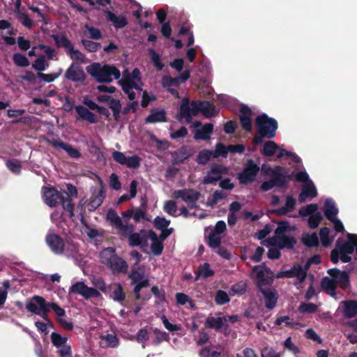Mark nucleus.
<instances>
[{
    "mask_svg": "<svg viewBox=\"0 0 357 357\" xmlns=\"http://www.w3.org/2000/svg\"><path fill=\"white\" fill-rule=\"evenodd\" d=\"M215 107L214 104L208 100H193L191 102L188 98H183L181 100L178 119L181 121L185 119L189 123L191 122L193 116L197 115L201 112L206 118L215 115Z\"/></svg>",
    "mask_w": 357,
    "mask_h": 357,
    "instance_id": "f03ea898",
    "label": "nucleus"
},
{
    "mask_svg": "<svg viewBox=\"0 0 357 357\" xmlns=\"http://www.w3.org/2000/svg\"><path fill=\"white\" fill-rule=\"evenodd\" d=\"M330 229L329 228L324 227L320 229L319 236L321 244L324 247H328L331 245L333 239L329 238Z\"/></svg>",
    "mask_w": 357,
    "mask_h": 357,
    "instance_id": "8fccbe9b",
    "label": "nucleus"
},
{
    "mask_svg": "<svg viewBox=\"0 0 357 357\" xmlns=\"http://www.w3.org/2000/svg\"><path fill=\"white\" fill-rule=\"evenodd\" d=\"M255 123L257 130V134L252 139L255 145L261 144L264 138L272 139L275 137L278 123L275 119L264 113L255 118Z\"/></svg>",
    "mask_w": 357,
    "mask_h": 357,
    "instance_id": "7ed1b4c3",
    "label": "nucleus"
},
{
    "mask_svg": "<svg viewBox=\"0 0 357 357\" xmlns=\"http://www.w3.org/2000/svg\"><path fill=\"white\" fill-rule=\"evenodd\" d=\"M259 167L252 159L247 160L241 172L238 174L239 183L248 185L252 183L259 172Z\"/></svg>",
    "mask_w": 357,
    "mask_h": 357,
    "instance_id": "6e6552de",
    "label": "nucleus"
},
{
    "mask_svg": "<svg viewBox=\"0 0 357 357\" xmlns=\"http://www.w3.org/2000/svg\"><path fill=\"white\" fill-rule=\"evenodd\" d=\"M67 54L70 56V59L73 61H78L84 62L85 59V55L78 50L74 48L73 45L67 50Z\"/></svg>",
    "mask_w": 357,
    "mask_h": 357,
    "instance_id": "de8ad7c7",
    "label": "nucleus"
},
{
    "mask_svg": "<svg viewBox=\"0 0 357 357\" xmlns=\"http://www.w3.org/2000/svg\"><path fill=\"white\" fill-rule=\"evenodd\" d=\"M69 292L81 295L85 299L98 298L100 296V293L97 289L86 286L83 282H77L73 284L70 287Z\"/></svg>",
    "mask_w": 357,
    "mask_h": 357,
    "instance_id": "f8f14e48",
    "label": "nucleus"
},
{
    "mask_svg": "<svg viewBox=\"0 0 357 357\" xmlns=\"http://www.w3.org/2000/svg\"><path fill=\"white\" fill-rule=\"evenodd\" d=\"M211 158H214L212 150L203 149L198 153L195 161L199 165H204Z\"/></svg>",
    "mask_w": 357,
    "mask_h": 357,
    "instance_id": "4c0bfd02",
    "label": "nucleus"
},
{
    "mask_svg": "<svg viewBox=\"0 0 357 357\" xmlns=\"http://www.w3.org/2000/svg\"><path fill=\"white\" fill-rule=\"evenodd\" d=\"M51 37L53 38L57 48L63 47L67 50L73 44L65 35L59 36L57 34H53Z\"/></svg>",
    "mask_w": 357,
    "mask_h": 357,
    "instance_id": "58836bf2",
    "label": "nucleus"
},
{
    "mask_svg": "<svg viewBox=\"0 0 357 357\" xmlns=\"http://www.w3.org/2000/svg\"><path fill=\"white\" fill-rule=\"evenodd\" d=\"M40 302L41 303H43L44 305H47L48 303L43 297L34 295L29 301L26 303V309L28 312L38 315L41 312L40 304H39Z\"/></svg>",
    "mask_w": 357,
    "mask_h": 357,
    "instance_id": "4be33fe9",
    "label": "nucleus"
},
{
    "mask_svg": "<svg viewBox=\"0 0 357 357\" xmlns=\"http://www.w3.org/2000/svg\"><path fill=\"white\" fill-rule=\"evenodd\" d=\"M324 215L330 220H334L338 213V209L335 203L331 199H326L324 203Z\"/></svg>",
    "mask_w": 357,
    "mask_h": 357,
    "instance_id": "72a5a7b5",
    "label": "nucleus"
},
{
    "mask_svg": "<svg viewBox=\"0 0 357 357\" xmlns=\"http://www.w3.org/2000/svg\"><path fill=\"white\" fill-rule=\"evenodd\" d=\"M282 167L280 165L275 166L274 168H271L268 166V171L271 172L272 178H277L280 181V183L284 184V173L282 172Z\"/></svg>",
    "mask_w": 357,
    "mask_h": 357,
    "instance_id": "052dcab7",
    "label": "nucleus"
},
{
    "mask_svg": "<svg viewBox=\"0 0 357 357\" xmlns=\"http://www.w3.org/2000/svg\"><path fill=\"white\" fill-rule=\"evenodd\" d=\"M296 204V199L291 195H288L286 198L285 206L278 209H274L272 212L278 216H282L286 215L288 212L292 211Z\"/></svg>",
    "mask_w": 357,
    "mask_h": 357,
    "instance_id": "c85d7f7f",
    "label": "nucleus"
},
{
    "mask_svg": "<svg viewBox=\"0 0 357 357\" xmlns=\"http://www.w3.org/2000/svg\"><path fill=\"white\" fill-rule=\"evenodd\" d=\"M215 301L218 305H225L230 301L227 293L223 290H218L215 296Z\"/></svg>",
    "mask_w": 357,
    "mask_h": 357,
    "instance_id": "5fc2aeb1",
    "label": "nucleus"
},
{
    "mask_svg": "<svg viewBox=\"0 0 357 357\" xmlns=\"http://www.w3.org/2000/svg\"><path fill=\"white\" fill-rule=\"evenodd\" d=\"M146 123H164L167 121V112L164 109L153 108L145 118Z\"/></svg>",
    "mask_w": 357,
    "mask_h": 357,
    "instance_id": "412c9836",
    "label": "nucleus"
},
{
    "mask_svg": "<svg viewBox=\"0 0 357 357\" xmlns=\"http://www.w3.org/2000/svg\"><path fill=\"white\" fill-rule=\"evenodd\" d=\"M201 194L199 192L190 188L175 190L172 193V197L175 199L181 198L183 202L188 203L190 208L197 206L196 202L199 199Z\"/></svg>",
    "mask_w": 357,
    "mask_h": 357,
    "instance_id": "9d476101",
    "label": "nucleus"
},
{
    "mask_svg": "<svg viewBox=\"0 0 357 357\" xmlns=\"http://www.w3.org/2000/svg\"><path fill=\"white\" fill-rule=\"evenodd\" d=\"M43 198L45 203L51 208L55 207L63 200L66 191H59L54 187L43 186Z\"/></svg>",
    "mask_w": 357,
    "mask_h": 357,
    "instance_id": "1a4fd4ad",
    "label": "nucleus"
},
{
    "mask_svg": "<svg viewBox=\"0 0 357 357\" xmlns=\"http://www.w3.org/2000/svg\"><path fill=\"white\" fill-rule=\"evenodd\" d=\"M14 63L20 67H27L30 63L27 57L21 53H15L13 56Z\"/></svg>",
    "mask_w": 357,
    "mask_h": 357,
    "instance_id": "09e8293b",
    "label": "nucleus"
},
{
    "mask_svg": "<svg viewBox=\"0 0 357 357\" xmlns=\"http://www.w3.org/2000/svg\"><path fill=\"white\" fill-rule=\"evenodd\" d=\"M141 204L139 208L134 211L133 219L136 222H139L142 219H145L146 212L147 208V199L146 197L141 198Z\"/></svg>",
    "mask_w": 357,
    "mask_h": 357,
    "instance_id": "f704fd0d",
    "label": "nucleus"
},
{
    "mask_svg": "<svg viewBox=\"0 0 357 357\" xmlns=\"http://www.w3.org/2000/svg\"><path fill=\"white\" fill-rule=\"evenodd\" d=\"M75 109L81 119L86 120L90 123H96L98 122L96 116L86 107L82 105H77Z\"/></svg>",
    "mask_w": 357,
    "mask_h": 357,
    "instance_id": "c756f323",
    "label": "nucleus"
},
{
    "mask_svg": "<svg viewBox=\"0 0 357 357\" xmlns=\"http://www.w3.org/2000/svg\"><path fill=\"white\" fill-rule=\"evenodd\" d=\"M321 287L326 290L334 291L337 287V281L333 278L324 277L321 280Z\"/></svg>",
    "mask_w": 357,
    "mask_h": 357,
    "instance_id": "13d9d810",
    "label": "nucleus"
},
{
    "mask_svg": "<svg viewBox=\"0 0 357 357\" xmlns=\"http://www.w3.org/2000/svg\"><path fill=\"white\" fill-rule=\"evenodd\" d=\"M85 29L89 31V37L93 40H100L102 38L100 30L96 27L85 24Z\"/></svg>",
    "mask_w": 357,
    "mask_h": 357,
    "instance_id": "774afa93",
    "label": "nucleus"
},
{
    "mask_svg": "<svg viewBox=\"0 0 357 357\" xmlns=\"http://www.w3.org/2000/svg\"><path fill=\"white\" fill-rule=\"evenodd\" d=\"M108 106L112 110L114 120L118 121L120 119V113L122 108L121 101L112 98H111L110 102H108Z\"/></svg>",
    "mask_w": 357,
    "mask_h": 357,
    "instance_id": "ea45409f",
    "label": "nucleus"
},
{
    "mask_svg": "<svg viewBox=\"0 0 357 357\" xmlns=\"http://www.w3.org/2000/svg\"><path fill=\"white\" fill-rule=\"evenodd\" d=\"M62 204V207L63 210L66 211L69 213V217L73 218L74 214V204L72 202V199L68 197V196L66 194L63 197V200L60 202Z\"/></svg>",
    "mask_w": 357,
    "mask_h": 357,
    "instance_id": "49530a36",
    "label": "nucleus"
},
{
    "mask_svg": "<svg viewBox=\"0 0 357 357\" xmlns=\"http://www.w3.org/2000/svg\"><path fill=\"white\" fill-rule=\"evenodd\" d=\"M213 158H217L220 156L227 158L229 153L228 146H225L221 142H218L215 145V150L212 151Z\"/></svg>",
    "mask_w": 357,
    "mask_h": 357,
    "instance_id": "37998d69",
    "label": "nucleus"
},
{
    "mask_svg": "<svg viewBox=\"0 0 357 357\" xmlns=\"http://www.w3.org/2000/svg\"><path fill=\"white\" fill-rule=\"evenodd\" d=\"M163 209L167 214L172 216H176L177 211L176 203L173 200H168L165 202Z\"/></svg>",
    "mask_w": 357,
    "mask_h": 357,
    "instance_id": "69168bd1",
    "label": "nucleus"
},
{
    "mask_svg": "<svg viewBox=\"0 0 357 357\" xmlns=\"http://www.w3.org/2000/svg\"><path fill=\"white\" fill-rule=\"evenodd\" d=\"M100 261L109 268L114 275L125 274L128 272V263L117 255L116 249L114 248H104L100 252Z\"/></svg>",
    "mask_w": 357,
    "mask_h": 357,
    "instance_id": "20e7f679",
    "label": "nucleus"
},
{
    "mask_svg": "<svg viewBox=\"0 0 357 357\" xmlns=\"http://www.w3.org/2000/svg\"><path fill=\"white\" fill-rule=\"evenodd\" d=\"M294 227H291L289 222L281 221L278 223V227L275 230V236L271 238L272 245L279 249L291 250L294 248L297 241L294 236L285 234L288 230H294Z\"/></svg>",
    "mask_w": 357,
    "mask_h": 357,
    "instance_id": "423d86ee",
    "label": "nucleus"
},
{
    "mask_svg": "<svg viewBox=\"0 0 357 357\" xmlns=\"http://www.w3.org/2000/svg\"><path fill=\"white\" fill-rule=\"evenodd\" d=\"M45 140L48 144L52 145L54 148L59 147L63 149L72 158H79L81 157V153L79 150L74 148L70 144L63 142L60 139H50L49 138H45Z\"/></svg>",
    "mask_w": 357,
    "mask_h": 357,
    "instance_id": "a211bd4d",
    "label": "nucleus"
},
{
    "mask_svg": "<svg viewBox=\"0 0 357 357\" xmlns=\"http://www.w3.org/2000/svg\"><path fill=\"white\" fill-rule=\"evenodd\" d=\"M214 274L215 271L210 268V264L208 262L201 264L198 267V270L195 272V281L198 280L200 278L203 279L208 278L214 275Z\"/></svg>",
    "mask_w": 357,
    "mask_h": 357,
    "instance_id": "7c9ffc66",
    "label": "nucleus"
},
{
    "mask_svg": "<svg viewBox=\"0 0 357 357\" xmlns=\"http://www.w3.org/2000/svg\"><path fill=\"white\" fill-rule=\"evenodd\" d=\"M123 92H128L129 90L135 89L137 91H142V86L138 84V82L127 76L126 73L123 74V77L119 82Z\"/></svg>",
    "mask_w": 357,
    "mask_h": 357,
    "instance_id": "bb28decb",
    "label": "nucleus"
},
{
    "mask_svg": "<svg viewBox=\"0 0 357 357\" xmlns=\"http://www.w3.org/2000/svg\"><path fill=\"white\" fill-rule=\"evenodd\" d=\"M149 54L151 57V61L153 62L154 66L157 68V70H162V68H164V64L162 63L160 60V56L159 54H158L153 49L149 50Z\"/></svg>",
    "mask_w": 357,
    "mask_h": 357,
    "instance_id": "864d4df0",
    "label": "nucleus"
},
{
    "mask_svg": "<svg viewBox=\"0 0 357 357\" xmlns=\"http://www.w3.org/2000/svg\"><path fill=\"white\" fill-rule=\"evenodd\" d=\"M227 173V169L220 165H217L207 172L206 175L204 177V184H213L220 180L222 174Z\"/></svg>",
    "mask_w": 357,
    "mask_h": 357,
    "instance_id": "dca6fc26",
    "label": "nucleus"
},
{
    "mask_svg": "<svg viewBox=\"0 0 357 357\" xmlns=\"http://www.w3.org/2000/svg\"><path fill=\"white\" fill-rule=\"evenodd\" d=\"M252 272L256 273L255 284L258 291L264 296L265 307L269 310H273L279 298L278 291L274 288H265L266 286L271 285L273 282V272L266 266H255Z\"/></svg>",
    "mask_w": 357,
    "mask_h": 357,
    "instance_id": "f257e3e1",
    "label": "nucleus"
},
{
    "mask_svg": "<svg viewBox=\"0 0 357 357\" xmlns=\"http://www.w3.org/2000/svg\"><path fill=\"white\" fill-rule=\"evenodd\" d=\"M153 223L157 229L163 231L168 227L170 224V220L163 217L157 216L154 219Z\"/></svg>",
    "mask_w": 357,
    "mask_h": 357,
    "instance_id": "0e129e2a",
    "label": "nucleus"
},
{
    "mask_svg": "<svg viewBox=\"0 0 357 357\" xmlns=\"http://www.w3.org/2000/svg\"><path fill=\"white\" fill-rule=\"evenodd\" d=\"M213 131V125L212 123H206L200 129L195 131L194 138L195 139L207 140L210 139V135Z\"/></svg>",
    "mask_w": 357,
    "mask_h": 357,
    "instance_id": "2f4dec72",
    "label": "nucleus"
},
{
    "mask_svg": "<svg viewBox=\"0 0 357 357\" xmlns=\"http://www.w3.org/2000/svg\"><path fill=\"white\" fill-rule=\"evenodd\" d=\"M7 168L15 174H19L21 172L22 165L20 162L15 159L8 160L6 162Z\"/></svg>",
    "mask_w": 357,
    "mask_h": 357,
    "instance_id": "603ef678",
    "label": "nucleus"
},
{
    "mask_svg": "<svg viewBox=\"0 0 357 357\" xmlns=\"http://www.w3.org/2000/svg\"><path fill=\"white\" fill-rule=\"evenodd\" d=\"M105 198V191L102 187L97 195L93 197L88 204V208L90 211H95L98 206H100Z\"/></svg>",
    "mask_w": 357,
    "mask_h": 357,
    "instance_id": "c9c22d12",
    "label": "nucleus"
},
{
    "mask_svg": "<svg viewBox=\"0 0 357 357\" xmlns=\"http://www.w3.org/2000/svg\"><path fill=\"white\" fill-rule=\"evenodd\" d=\"M239 112V120L242 128L246 132H250L252 130V109L247 105H243Z\"/></svg>",
    "mask_w": 357,
    "mask_h": 357,
    "instance_id": "aec40b11",
    "label": "nucleus"
},
{
    "mask_svg": "<svg viewBox=\"0 0 357 357\" xmlns=\"http://www.w3.org/2000/svg\"><path fill=\"white\" fill-rule=\"evenodd\" d=\"M322 218L323 217L319 211L310 215L308 218L309 227L311 229H316L319 226Z\"/></svg>",
    "mask_w": 357,
    "mask_h": 357,
    "instance_id": "bf43d9fd",
    "label": "nucleus"
},
{
    "mask_svg": "<svg viewBox=\"0 0 357 357\" xmlns=\"http://www.w3.org/2000/svg\"><path fill=\"white\" fill-rule=\"evenodd\" d=\"M64 77L66 79L73 82H83L86 75L82 68L75 63H72L66 70Z\"/></svg>",
    "mask_w": 357,
    "mask_h": 357,
    "instance_id": "2eb2a0df",
    "label": "nucleus"
},
{
    "mask_svg": "<svg viewBox=\"0 0 357 357\" xmlns=\"http://www.w3.org/2000/svg\"><path fill=\"white\" fill-rule=\"evenodd\" d=\"M130 227L125 231H121L120 236L128 238V244L132 247L147 246L149 237V231L142 229L139 232H134L135 227L132 224H128Z\"/></svg>",
    "mask_w": 357,
    "mask_h": 357,
    "instance_id": "0eeeda50",
    "label": "nucleus"
},
{
    "mask_svg": "<svg viewBox=\"0 0 357 357\" xmlns=\"http://www.w3.org/2000/svg\"><path fill=\"white\" fill-rule=\"evenodd\" d=\"M284 273L287 278L296 277L301 283L303 282L307 277L306 271L301 266H294L291 269L286 271Z\"/></svg>",
    "mask_w": 357,
    "mask_h": 357,
    "instance_id": "473e14b6",
    "label": "nucleus"
},
{
    "mask_svg": "<svg viewBox=\"0 0 357 357\" xmlns=\"http://www.w3.org/2000/svg\"><path fill=\"white\" fill-rule=\"evenodd\" d=\"M278 149V144L273 141H268L266 142L262 149V154L265 156H273L277 149Z\"/></svg>",
    "mask_w": 357,
    "mask_h": 357,
    "instance_id": "79ce46f5",
    "label": "nucleus"
},
{
    "mask_svg": "<svg viewBox=\"0 0 357 357\" xmlns=\"http://www.w3.org/2000/svg\"><path fill=\"white\" fill-rule=\"evenodd\" d=\"M52 344L57 348L60 357H73L71 347L67 344L68 338L59 333L52 332L51 334Z\"/></svg>",
    "mask_w": 357,
    "mask_h": 357,
    "instance_id": "9b49d317",
    "label": "nucleus"
},
{
    "mask_svg": "<svg viewBox=\"0 0 357 357\" xmlns=\"http://www.w3.org/2000/svg\"><path fill=\"white\" fill-rule=\"evenodd\" d=\"M317 310V305L312 303H303L300 305L299 311L302 313H314Z\"/></svg>",
    "mask_w": 357,
    "mask_h": 357,
    "instance_id": "338daca9",
    "label": "nucleus"
},
{
    "mask_svg": "<svg viewBox=\"0 0 357 357\" xmlns=\"http://www.w3.org/2000/svg\"><path fill=\"white\" fill-rule=\"evenodd\" d=\"M86 71L99 83L112 82V76L115 79H119L121 77L119 70L116 66L108 64L102 66L99 63H94L86 67Z\"/></svg>",
    "mask_w": 357,
    "mask_h": 357,
    "instance_id": "39448f33",
    "label": "nucleus"
},
{
    "mask_svg": "<svg viewBox=\"0 0 357 357\" xmlns=\"http://www.w3.org/2000/svg\"><path fill=\"white\" fill-rule=\"evenodd\" d=\"M15 13H16L17 18L21 20V22L23 26L28 29H31L32 27V20L30 19L27 14L23 13L21 10Z\"/></svg>",
    "mask_w": 357,
    "mask_h": 357,
    "instance_id": "6e6d98bb",
    "label": "nucleus"
},
{
    "mask_svg": "<svg viewBox=\"0 0 357 357\" xmlns=\"http://www.w3.org/2000/svg\"><path fill=\"white\" fill-rule=\"evenodd\" d=\"M206 326L209 328L219 331L223 326V320L221 317H208L206 320Z\"/></svg>",
    "mask_w": 357,
    "mask_h": 357,
    "instance_id": "c03bdc74",
    "label": "nucleus"
},
{
    "mask_svg": "<svg viewBox=\"0 0 357 357\" xmlns=\"http://www.w3.org/2000/svg\"><path fill=\"white\" fill-rule=\"evenodd\" d=\"M318 210V206L316 204H307L305 208H302L299 210V214L301 216L312 215L314 214Z\"/></svg>",
    "mask_w": 357,
    "mask_h": 357,
    "instance_id": "e2e57ef3",
    "label": "nucleus"
},
{
    "mask_svg": "<svg viewBox=\"0 0 357 357\" xmlns=\"http://www.w3.org/2000/svg\"><path fill=\"white\" fill-rule=\"evenodd\" d=\"M81 43L84 47V49L89 52H96L101 47L100 43L93 42L86 39H82Z\"/></svg>",
    "mask_w": 357,
    "mask_h": 357,
    "instance_id": "3c124183",
    "label": "nucleus"
},
{
    "mask_svg": "<svg viewBox=\"0 0 357 357\" xmlns=\"http://www.w3.org/2000/svg\"><path fill=\"white\" fill-rule=\"evenodd\" d=\"M50 310L54 311L56 316V320L66 317V311L63 308L60 307L57 303L51 302L47 303Z\"/></svg>",
    "mask_w": 357,
    "mask_h": 357,
    "instance_id": "680f3d73",
    "label": "nucleus"
},
{
    "mask_svg": "<svg viewBox=\"0 0 357 357\" xmlns=\"http://www.w3.org/2000/svg\"><path fill=\"white\" fill-rule=\"evenodd\" d=\"M107 220L110 225L116 229V233L119 235L121 231H125L129 228L128 224H123L121 218L118 215L114 210L109 209L107 213Z\"/></svg>",
    "mask_w": 357,
    "mask_h": 357,
    "instance_id": "6ab92c4d",
    "label": "nucleus"
},
{
    "mask_svg": "<svg viewBox=\"0 0 357 357\" xmlns=\"http://www.w3.org/2000/svg\"><path fill=\"white\" fill-rule=\"evenodd\" d=\"M327 273L337 281V285L339 284L342 287H345L349 283V275L345 271H341L334 268L328 269Z\"/></svg>",
    "mask_w": 357,
    "mask_h": 357,
    "instance_id": "5701e85b",
    "label": "nucleus"
},
{
    "mask_svg": "<svg viewBox=\"0 0 357 357\" xmlns=\"http://www.w3.org/2000/svg\"><path fill=\"white\" fill-rule=\"evenodd\" d=\"M149 239L152 241V244L151 245L152 253L157 256L161 255L164 249V245L162 243L163 241L159 238L158 235L153 230H149Z\"/></svg>",
    "mask_w": 357,
    "mask_h": 357,
    "instance_id": "cd10ccee",
    "label": "nucleus"
},
{
    "mask_svg": "<svg viewBox=\"0 0 357 357\" xmlns=\"http://www.w3.org/2000/svg\"><path fill=\"white\" fill-rule=\"evenodd\" d=\"M343 315L347 319L354 318L357 315V301L347 300L342 301Z\"/></svg>",
    "mask_w": 357,
    "mask_h": 357,
    "instance_id": "393cba45",
    "label": "nucleus"
},
{
    "mask_svg": "<svg viewBox=\"0 0 357 357\" xmlns=\"http://www.w3.org/2000/svg\"><path fill=\"white\" fill-rule=\"evenodd\" d=\"M222 242V238L220 235L210 232L208 236L207 245L212 249L215 250L219 248Z\"/></svg>",
    "mask_w": 357,
    "mask_h": 357,
    "instance_id": "a18cd8bd",
    "label": "nucleus"
},
{
    "mask_svg": "<svg viewBox=\"0 0 357 357\" xmlns=\"http://www.w3.org/2000/svg\"><path fill=\"white\" fill-rule=\"evenodd\" d=\"M226 197L227 194L222 190H215L212 195V198L208 199L207 204L210 206H213L217 204L219 200L223 199Z\"/></svg>",
    "mask_w": 357,
    "mask_h": 357,
    "instance_id": "4d7b16f0",
    "label": "nucleus"
},
{
    "mask_svg": "<svg viewBox=\"0 0 357 357\" xmlns=\"http://www.w3.org/2000/svg\"><path fill=\"white\" fill-rule=\"evenodd\" d=\"M105 13L106 15L107 20L112 22L114 26L117 29L125 27L128 23L126 17L123 15L116 16L110 10H106L105 11Z\"/></svg>",
    "mask_w": 357,
    "mask_h": 357,
    "instance_id": "a878e982",
    "label": "nucleus"
},
{
    "mask_svg": "<svg viewBox=\"0 0 357 357\" xmlns=\"http://www.w3.org/2000/svg\"><path fill=\"white\" fill-rule=\"evenodd\" d=\"M301 241L307 248H317L319 245V238L316 233L307 234L301 238Z\"/></svg>",
    "mask_w": 357,
    "mask_h": 357,
    "instance_id": "e433bc0d",
    "label": "nucleus"
},
{
    "mask_svg": "<svg viewBox=\"0 0 357 357\" xmlns=\"http://www.w3.org/2000/svg\"><path fill=\"white\" fill-rule=\"evenodd\" d=\"M45 243L54 254L59 255L63 254L65 243L58 234L48 232L45 236Z\"/></svg>",
    "mask_w": 357,
    "mask_h": 357,
    "instance_id": "ddd939ff",
    "label": "nucleus"
},
{
    "mask_svg": "<svg viewBox=\"0 0 357 357\" xmlns=\"http://www.w3.org/2000/svg\"><path fill=\"white\" fill-rule=\"evenodd\" d=\"M347 241L341 242L337 241L336 247L340 250V254H353L355 250V246L357 245V236L354 234L348 233L347 235Z\"/></svg>",
    "mask_w": 357,
    "mask_h": 357,
    "instance_id": "f3484780",
    "label": "nucleus"
},
{
    "mask_svg": "<svg viewBox=\"0 0 357 357\" xmlns=\"http://www.w3.org/2000/svg\"><path fill=\"white\" fill-rule=\"evenodd\" d=\"M317 196V188L311 181L310 183H305L303 185L302 190L298 195V201L300 203H304L307 198L313 199Z\"/></svg>",
    "mask_w": 357,
    "mask_h": 357,
    "instance_id": "b1692460",
    "label": "nucleus"
},
{
    "mask_svg": "<svg viewBox=\"0 0 357 357\" xmlns=\"http://www.w3.org/2000/svg\"><path fill=\"white\" fill-rule=\"evenodd\" d=\"M194 154L192 147L183 145L178 149L171 153L173 165H180L188 160Z\"/></svg>",
    "mask_w": 357,
    "mask_h": 357,
    "instance_id": "4468645a",
    "label": "nucleus"
},
{
    "mask_svg": "<svg viewBox=\"0 0 357 357\" xmlns=\"http://www.w3.org/2000/svg\"><path fill=\"white\" fill-rule=\"evenodd\" d=\"M278 187L280 188H284V184L280 183V181L277 178H271L268 181H264L261 185V190L264 192H267L272 189L273 187Z\"/></svg>",
    "mask_w": 357,
    "mask_h": 357,
    "instance_id": "a19ab883",
    "label": "nucleus"
}]
</instances>
